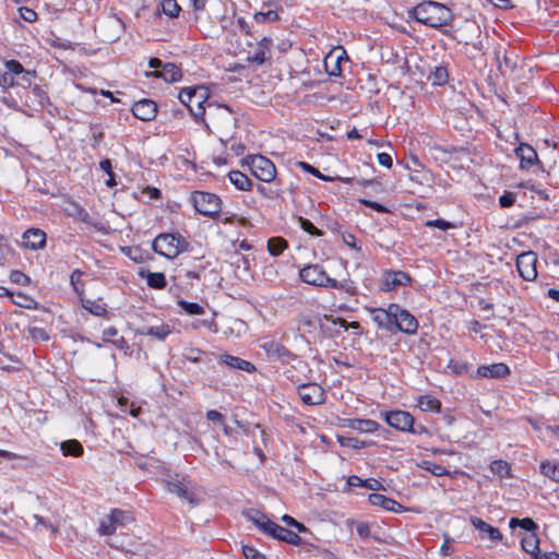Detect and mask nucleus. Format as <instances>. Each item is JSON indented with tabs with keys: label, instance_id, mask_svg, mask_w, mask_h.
<instances>
[{
	"label": "nucleus",
	"instance_id": "3",
	"mask_svg": "<svg viewBox=\"0 0 559 559\" xmlns=\"http://www.w3.org/2000/svg\"><path fill=\"white\" fill-rule=\"evenodd\" d=\"M300 280L311 286L342 289V283L328 275L320 264H308L299 271Z\"/></svg>",
	"mask_w": 559,
	"mask_h": 559
},
{
	"label": "nucleus",
	"instance_id": "45",
	"mask_svg": "<svg viewBox=\"0 0 559 559\" xmlns=\"http://www.w3.org/2000/svg\"><path fill=\"white\" fill-rule=\"evenodd\" d=\"M178 305L180 306V308L182 310H185L187 313L189 314H203L204 313V308L197 304V302H189V301H186V300H179L178 301Z\"/></svg>",
	"mask_w": 559,
	"mask_h": 559
},
{
	"label": "nucleus",
	"instance_id": "21",
	"mask_svg": "<svg viewBox=\"0 0 559 559\" xmlns=\"http://www.w3.org/2000/svg\"><path fill=\"white\" fill-rule=\"evenodd\" d=\"M515 155L520 159V168L525 170L532 168L538 160L536 151L528 144H520L515 150Z\"/></svg>",
	"mask_w": 559,
	"mask_h": 559
},
{
	"label": "nucleus",
	"instance_id": "57",
	"mask_svg": "<svg viewBox=\"0 0 559 559\" xmlns=\"http://www.w3.org/2000/svg\"><path fill=\"white\" fill-rule=\"evenodd\" d=\"M242 554L246 557V559H266L263 554H261L254 547L251 546H243Z\"/></svg>",
	"mask_w": 559,
	"mask_h": 559
},
{
	"label": "nucleus",
	"instance_id": "29",
	"mask_svg": "<svg viewBox=\"0 0 559 559\" xmlns=\"http://www.w3.org/2000/svg\"><path fill=\"white\" fill-rule=\"evenodd\" d=\"M246 516L252 521L262 532L269 534L270 527L269 524H273L271 520L266 518L265 514L255 509H250L246 512Z\"/></svg>",
	"mask_w": 559,
	"mask_h": 559
},
{
	"label": "nucleus",
	"instance_id": "23",
	"mask_svg": "<svg viewBox=\"0 0 559 559\" xmlns=\"http://www.w3.org/2000/svg\"><path fill=\"white\" fill-rule=\"evenodd\" d=\"M344 427L357 430L359 432L372 433L379 430L380 424L372 419H361V418H349L345 419Z\"/></svg>",
	"mask_w": 559,
	"mask_h": 559
},
{
	"label": "nucleus",
	"instance_id": "18",
	"mask_svg": "<svg viewBox=\"0 0 559 559\" xmlns=\"http://www.w3.org/2000/svg\"><path fill=\"white\" fill-rule=\"evenodd\" d=\"M273 40L269 37H263L259 43L257 49L249 53L247 60L250 63L261 66L271 59V48Z\"/></svg>",
	"mask_w": 559,
	"mask_h": 559
},
{
	"label": "nucleus",
	"instance_id": "26",
	"mask_svg": "<svg viewBox=\"0 0 559 559\" xmlns=\"http://www.w3.org/2000/svg\"><path fill=\"white\" fill-rule=\"evenodd\" d=\"M219 361L228 367H231L234 369L243 370L247 372H253L255 371V367L253 364H251L248 360H245L242 358L231 356V355H222L219 357Z\"/></svg>",
	"mask_w": 559,
	"mask_h": 559
},
{
	"label": "nucleus",
	"instance_id": "8",
	"mask_svg": "<svg viewBox=\"0 0 559 559\" xmlns=\"http://www.w3.org/2000/svg\"><path fill=\"white\" fill-rule=\"evenodd\" d=\"M384 420L392 428L400 431H415L413 429L414 426V417L411 413L405 411H390L382 414Z\"/></svg>",
	"mask_w": 559,
	"mask_h": 559
},
{
	"label": "nucleus",
	"instance_id": "48",
	"mask_svg": "<svg viewBox=\"0 0 559 559\" xmlns=\"http://www.w3.org/2000/svg\"><path fill=\"white\" fill-rule=\"evenodd\" d=\"M338 442L343 447H349L353 449H362L369 445L368 442L359 440L357 438L338 437Z\"/></svg>",
	"mask_w": 559,
	"mask_h": 559
},
{
	"label": "nucleus",
	"instance_id": "24",
	"mask_svg": "<svg viewBox=\"0 0 559 559\" xmlns=\"http://www.w3.org/2000/svg\"><path fill=\"white\" fill-rule=\"evenodd\" d=\"M150 75L160 78L168 83L178 82L182 78L181 69L175 63L168 62L163 66L159 71H154Z\"/></svg>",
	"mask_w": 559,
	"mask_h": 559
},
{
	"label": "nucleus",
	"instance_id": "36",
	"mask_svg": "<svg viewBox=\"0 0 559 559\" xmlns=\"http://www.w3.org/2000/svg\"><path fill=\"white\" fill-rule=\"evenodd\" d=\"M60 449L64 456H80L83 453L82 444L75 439L61 442Z\"/></svg>",
	"mask_w": 559,
	"mask_h": 559
},
{
	"label": "nucleus",
	"instance_id": "25",
	"mask_svg": "<svg viewBox=\"0 0 559 559\" xmlns=\"http://www.w3.org/2000/svg\"><path fill=\"white\" fill-rule=\"evenodd\" d=\"M139 276L146 280V284L153 289H164L167 286V280L162 272H151L148 270L141 269Z\"/></svg>",
	"mask_w": 559,
	"mask_h": 559
},
{
	"label": "nucleus",
	"instance_id": "35",
	"mask_svg": "<svg viewBox=\"0 0 559 559\" xmlns=\"http://www.w3.org/2000/svg\"><path fill=\"white\" fill-rule=\"evenodd\" d=\"M107 28L112 31V34L107 36V39L110 41L118 40L126 29L123 22L117 16H111L107 20Z\"/></svg>",
	"mask_w": 559,
	"mask_h": 559
},
{
	"label": "nucleus",
	"instance_id": "38",
	"mask_svg": "<svg viewBox=\"0 0 559 559\" xmlns=\"http://www.w3.org/2000/svg\"><path fill=\"white\" fill-rule=\"evenodd\" d=\"M490 471L498 475L500 478L511 477V465L503 460L492 461L490 464Z\"/></svg>",
	"mask_w": 559,
	"mask_h": 559
},
{
	"label": "nucleus",
	"instance_id": "4",
	"mask_svg": "<svg viewBox=\"0 0 559 559\" xmlns=\"http://www.w3.org/2000/svg\"><path fill=\"white\" fill-rule=\"evenodd\" d=\"M206 98L207 93L203 87H186L179 93L180 102L188 107L195 119L203 118L205 112L203 103Z\"/></svg>",
	"mask_w": 559,
	"mask_h": 559
},
{
	"label": "nucleus",
	"instance_id": "31",
	"mask_svg": "<svg viewBox=\"0 0 559 559\" xmlns=\"http://www.w3.org/2000/svg\"><path fill=\"white\" fill-rule=\"evenodd\" d=\"M228 178L230 182L241 191H249L251 189L252 181L249 179L247 175L239 170L229 171Z\"/></svg>",
	"mask_w": 559,
	"mask_h": 559
},
{
	"label": "nucleus",
	"instance_id": "20",
	"mask_svg": "<svg viewBox=\"0 0 559 559\" xmlns=\"http://www.w3.org/2000/svg\"><path fill=\"white\" fill-rule=\"evenodd\" d=\"M269 527L270 532L267 535L277 538L278 540L296 546L301 543V537L288 528H285L276 523L269 524Z\"/></svg>",
	"mask_w": 559,
	"mask_h": 559
},
{
	"label": "nucleus",
	"instance_id": "16",
	"mask_svg": "<svg viewBox=\"0 0 559 559\" xmlns=\"http://www.w3.org/2000/svg\"><path fill=\"white\" fill-rule=\"evenodd\" d=\"M393 305L390 304L388 309L383 308H369L368 311L371 314L372 320L377 323L379 328L386 329L389 331L393 330V320H394V311Z\"/></svg>",
	"mask_w": 559,
	"mask_h": 559
},
{
	"label": "nucleus",
	"instance_id": "49",
	"mask_svg": "<svg viewBox=\"0 0 559 559\" xmlns=\"http://www.w3.org/2000/svg\"><path fill=\"white\" fill-rule=\"evenodd\" d=\"M298 221H299L300 227L306 233L310 234L311 236L320 237L323 235V233L320 229H318L309 219L300 216L298 218Z\"/></svg>",
	"mask_w": 559,
	"mask_h": 559
},
{
	"label": "nucleus",
	"instance_id": "14",
	"mask_svg": "<svg viewBox=\"0 0 559 559\" xmlns=\"http://www.w3.org/2000/svg\"><path fill=\"white\" fill-rule=\"evenodd\" d=\"M25 104L29 107H33L37 110H41L48 105H50V99L47 92L39 85H32L25 92Z\"/></svg>",
	"mask_w": 559,
	"mask_h": 559
},
{
	"label": "nucleus",
	"instance_id": "39",
	"mask_svg": "<svg viewBox=\"0 0 559 559\" xmlns=\"http://www.w3.org/2000/svg\"><path fill=\"white\" fill-rule=\"evenodd\" d=\"M286 248L287 241L281 237H274L267 241V250L273 257L282 254Z\"/></svg>",
	"mask_w": 559,
	"mask_h": 559
},
{
	"label": "nucleus",
	"instance_id": "28",
	"mask_svg": "<svg viewBox=\"0 0 559 559\" xmlns=\"http://www.w3.org/2000/svg\"><path fill=\"white\" fill-rule=\"evenodd\" d=\"M369 502L372 506L381 507L388 511H396V508H402V506L399 502L381 493L369 495Z\"/></svg>",
	"mask_w": 559,
	"mask_h": 559
},
{
	"label": "nucleus",
	"instance_id": "62",
	"mask_svg": "<svg viewBox=\"0 0 559 559\" xmlns=\"http://www.w3.org/2000/svg\"><path fill=\"white\" fill-rule=\"evenodd\" d=\"M515 202V194L512 192H506L503 195L500 197L499 203L501 207H510Z\"/></svg>",
	"mask_w": 559,
	"mask_h": 559
},
{
	"label": "nucleus",
	"instance_id": "1",
	"mask_svg": "<svg viewBox=\"0 0 559 559\" xmlns=\"http://www.w3.org/2000/svg\"><path fill=\"white\" fill-rule=\"evenodd\" d=\"M412 16L419 23L440 28L449 25L453 20L451 10L442 3L426 1L416 5Z\"/></svg>",
	"mask_w": 559,
	"mask_h": 559
},
{
	"label": "nucleus",
	"instance_id": "55",
	"mask_svg": "<svg viewBox=\"0 0 559 559\" xmlns=\"http://www.w3.org/2000/svg\"><path fill=\"white\" fill-rule=\"evenodd\" d=\"M423 464H424L423 467L425 469L429 471L435 476H444V475L449 474L448 469L445 467H443L442 465H438V464L427 462V461H425Z\"/></svg>",
	"mask_w": 559,
	"mask_h": 559
},
{
	"label": "nucleus",
	"instance_id": "59",
	"mask_svg": "<svg viewBox=\"0 0 559 559\" xmlns=\"http://www.w3.org/2000/svg\"><path fill=\"white\" fill-rule=\"evenodd\" d=\"M0 87L3 90L15 87L14 78L8 71L0 73Z\"/></svg>",
	"mask_w": 559,
	"mask_h": 559
},
{
	"label": "nucleus",
	"instance_id": "33",
	"mask_svg": "<svg viewBox=\"0 0 559 559\" xmlns=\"http://www.w3.org/2000/svg\"><path fill=\"white\" fill-rule=\"evenodd\" d=\"M417 405L424 412L439 413L441 411V402L437 397L429 394L419 396Z\"/></svg>",
	"mask_w": 559,
	"mask_h": 559
},
{
	"label": "nucleus",
	"instance_id": "47",
	"mask_svg": "<svg viewBox=\"0 0 559 559\" xmlns=\"http://www.w3.org/2000/svg\"><path fill=\"white\" fill-rule=\"evenodd\" d=\"M257 23L276 22L280 20L278 13L274 10L267 12H257L253 16Z\"/></svg>",
	"mask_w": 559,
	"mask_h": 559
},
{
	"label": "nucleus",
	"instance_id": "50",
	"mask_svg": "<svg viewBox=\"0 0 559 559\" xmlns=\"http://www.w3.org/2000/svg\"><path fill=\"white\" fill-rule=\"evenodd\" d=\"M10 281L14 284L26 286L31 283V278L19 270H13L10 273Z\"/></svg>",
	"mask_w": 559,
	"mask_h": 559
},
{
	"label": "nucleus",
	"instance_id": "9",
	"mask_svg": "<svg viewBox=\"0 0 559 559\" xmlns=\"http://www.w3.org/2000/svg\"><path fill=\"white\" fill-rule=\"evenodd\" d=\"M411 276L404 271H385L380 280V289L383 292H391L401 286L411 284Z\"/></svg>",
	"mask_w": 559,
	"mask_h": 559
},
{
	"label": "nucleus",
	"instance_id": "32",
	"mask_svg": "<svg viewBox=\"0 0 559 559\" xmlns=\"http://www.w3.org/2000/svg\"><path fill=\"white\" fill-rule=\"evenodd\" d=\"M166 487L169 492L177 495L179 498L190 502L193 501V492H191L182 481H168Z\"/></svg>",
	"mask_w": 559,
	"mask_h": 559
},
{
	"label": "nucleus",
	"instance_id": "30",
	"mask_svg": "<svg viewBox=\"0 0 559 559\" xmlns=\"http://www.w3.org/2000/svg\"><path fill=\"white\" fill-rule=\"evenodd\" d=\"M522 549L533 557L539 550V537L537 533H526L521 539Z\"/></svg>",
	"mask_w": 559,
	"mask_h": 559
},
{
	"label": "nucleus",
	"instance_id": "12",
	"mask_svg": "<svg viewBox=\"0 0 559 559\" xmlns=\"http://www.w3.org/2000/svg\"><path fill=\"white\" fill-rule=\"evenodd\" d=\"M348 57L342 47L333 48L324 58V69L329 75L340 76L342 63L347 62Z\"/></svg>",
	"mask_w": 559,
	"mask_h": 559
},
{
	"label": "nucleus",
	"instance_id": "63",
	"mask_svg": "<svg viewBox=\"0 0 559 559\" xmlns=\"http://www.w3.org/2000/svg\"><path fill=\"white\" fill-rule=\"evenodd\" d=\"M343 241L346 246H348L349 248L356 250V251H360V246H358V241L356 239V237L352 234H344L343 235Z\"/></svg>",
	"mask_w": 559,
	"mask_h": 559
},
{
	"label": "nucleus",
	"instance_id": "27",
	"mask_svg": "<svg viewBox=\"0 0 559 559\" xmlns=\"http://www.w3.org/2000/svg\"><path fill=\"white\" fill-rule=\"evenodd\" d=\"M120 250L136 263H144L146 261L153 260L151 253L142 249L140 246L121 247Z\"/></svg>",
	"mask_w": 559,
	"mask_h": 559
},
{
	"label": "nucleus",
	"instance_id": "54",
	"mask_svg": "<svg viewBox=\"0 0 559 559\" xmlns=\"http://www.w3.org/2000/svg\"><path fill=\"white\" fill-rule=\"evenodd\" d=\"M298 166L304 169L305 171L324 180V181H332L333 178L332 177H329V176H325L323 174H321L316 167L311 166L310 164L306 163V162H299L298 163Z\"/></svg>",
	"mask_w": 559,
	"mask_h": 559
},
{
	"label": "nucleus",
	"instance_id": "41",
	"mask_svg": "<svg viewBox=\"0 0 559 559\" xmlns=\"http://www.w3.org/2000/svg\"><path fill=\"white\" fill-rule=\"evenodd\" d=\"M521 526L522 528L526 530L527 533H536L537 524L530 518L525 519H516L512 518L510 520V527Z\"/></svg>",
	"mask_w": 559,
	"mask_h": 559
},
{
	"label": "nucleus",
	"instance_id": "40",
	"mask_svg": "<svg viewBox=\"0 0 559 559\" xmlns=\"http://www.w3.org/2000/svg\"><path fill=\"white\" fill-rule=\"evenodd\" d=\"M117 403H118L121 412L129 413L133 417H138L139 414L141 413V407L135 406L133 402L130 403L129 399L123 395L117 397Z\"/></svg>",
	"mask_w": 559,
	"mask_h": 559
},
{
	"label": "nucleus",
	"instance_id": "51",
	"mask_svg": "<svg viewBox=\"0 0 559 559\" xmlns=\"http://www.w3.org/2000/svg\"><path fill=\"white\" fill-rule=\"evenodd\" d=\"M83 307L92 312L95 316H104L105 314V306L92 301L90 299H83Z\"/></svg>",
	"mask_w": 559,
	"mask_h": 559
},
{
	"label": "nucleus",
	"instance_id": "7",
	"mask_svg": "<svg viewBox=\"0 0 559 559\" xmlns=\"http://www.w3.org/2000/svg\"><path fill=\"white\" fill-rule=\"evenodd\" d=\"M392 309L395 313L393 328H396L406 334H415L419 325L417 319L407 310L401 308L399 305H393Z\"/></svg>",
	"mask_w": 559,
	"mask_h": 559
},
{
	"label": "nucleus",
	"instance_id": "19",
	"mask_svg": "<svg viewBox=\"0 0 559 559\" xmlns=\"http://www.w3.org/2000/svg\"><path fill=\"white\" fill-rule=\"evenodd\" d=\"M509 374L510 369L503 362L483 365L477 368V376L480 378L502 379Z\"/></svg>",
	"mask_w": 559,
	"mask_h": 559
},
{
	"label": "nucleus",
	"instance_id": "34",
	"mask_svg": "<svg viewBox=\"0 0 559 559\" xmlns=\"http://www.w3.org/2000/svg\"><path fill=\"white\" fill-rule=\"evenodd\" d=\"M171 333V328L166 324H159L143 329L140 334L153 336L159 341H164Z\"/></svg>",
	"mask_w": 559,
	"mask_h": 559
},
{
	"label": "nucleus",
	"instance_id": "42",
	"mask_svg": "<svg viewBox=\"0 0 559 559\" xmlns=\"http://www.w3.org/2000/svg\"><path fill=\"white\" fill-rule=\"evenodd\" d=\"M35 76V71L26 70L14 79L15 87H22L25 92L32 86V80Z\"/></svg>",
	"mask_w": 559,
	"mask_h": 559
},
{
	"label": "nucleus",
	"instance_id": "64",
	"mask_svg": "<svg viewBox=\"0 0 559 559\" xmlns=\"http://www.w3.org/2000/svg\"><path fill=\"white\" fill-rule=\"evenodd\" d=\"M356 532L361 538H367L370 535V526L366 522L356 523Z\"/></svg>",
	"mask_w": 559,
	"mask_h": 559
},
{
	"label": "nucleus",
	"instance_id": "2",
	"mask_svg": "<svg viewBox=\"0 0 559 559\" xmlns=\"http://www.w3.org/2000/svg\"><path fill=\"white\" fill-rule=\"evenodd\" d=\"M189 242L180 234L163 233L155 237L153 250L167 259H175L188 250Z\"/></svg>",
	"mask_w": 559,
	"mask_h": 559
},
{
	"label": "nucleus",
	"instance_id": "6",
	"mask_svg": "<svg viewBox=\"0 0 559 559\" xmlns=\"http://www.w3.org/2000/svg\"><path fill=\"white\" fill-rule=\"evenodd\" d=\"M249 165L253 176L261 181L272 182L276 177L275 165L262 155L251 157Z\"/></svg>",
	"mask_w": 559,
	"mask_h": 559
},
{
	"label": "nucleus",
	"instance_id": "11",
	"mask_svg": "<svg viewBox=\"0 0 559 559\" xmlns=\"http://www.w3.org/2000/svg\"><path fill=\"white\" fill-rule=\"evenodd\" d=\"M298 394L306 405H320L325 402V392L317 383H306L298 388Z\"/></svg>",
	"mask_w": 559,
	"mask_h": 559
},
{
	"label": "nucleus",
	"instance_id": "53",
	"mask_svg": "<svg viewBox=\"0 0 559 559\" xmlns=\"http://www.w3.org/2000/svg\"><path fill=\"white\" fill-rule=\"evenodd\" d=\"M448 70L444 67H437L432 72L433 84L442 85L448 81Z\"/></svg>",
	"mask_w": 559,
	"mask_h": 559
},
{
	"label": "nucleus",
	"instance_id": "10",
	"mask_svg": "<svg viewBox=\"0 0 559 559\" xmlns=\"http://www.w3.org/2000/svg\"><path fill=\"white\" fill-rule=\"evenodd\" d=\"M537 257L534 252H523L516 259V269L524 281H534L537 276Z\"/></svg>",
	"mask_w": 559,
	"mask_h": 559
},
{
	"label": "nucleus",
	"instance_id": "13",
	"mask_svg": "<svg viewBox=\"0 0 559 559\" xmlns=\"http://www.w3.org/2000/svg\"><path fill=\"white\" fill-rule=\"evenodd\" d=\"M107 523V536L114 534L118 528L126 527L133 523L135 518L130 510L112 509Z\"/></svg>",
	"mask_w": 559,
	"mask_h": 559
},
{
	"label": "nucleus",
	"instance_id": "56",
	"mask_svg": "<svg viewBox=\"0 0 559 559\" xmlns=\"http://www.w3.org/2000/svg\"><path fill=\"white\" fill-rule=\"evenodd\" d=\"M425 226H427V227H435V228H439V229H442V230H448V229H451V228L455 227L452 223L447 222V221L441 219V218L427 221L425 223Z\"/></svg>",
	"mask_w": 559,
	"mask_h": 559
},
{
	"label": "nucleus",
	"instance_id": "60",
	"mask_svg": "<svg viewBox=\"0 0 559 559\" xmlns=\"http://www.w3.org/2000/svg\"><path fill=\"white\" fill-rule=\"evenodd\" d=\"M218 218L224 224H233L237 222L238 224L245 226L247 224V219L245 217H238L237 215H225L219 214Z\"/></svg>",
	"mask_w": 559,
	"mask_h": 559
},
{
	"label": "nucleus",
	"instance_id": "5",
	"mask_svg": "<svg viewBox=\"0 0 559 559\" xmlns=\"http://www.w3.org/2000/svg\"><path fill=\"white\" fill-rule=\"evenodd\" d=\"M194 209L205 216H214L218 214L221 209V199L210 192L195 191L192 194Z\"/></svg>",
	"mask_w": 559,
	"mask_h": 559
},
{
	"label": "nucleus",
	"instance_id": "37",
	"mask_svg": "<svg viewBox=\"0 0 559 559\" xmlns=\"http://www.w3.org/2000/svg\"><path fill=\"white\" fill-rule=\"evenodd\" d=\"M540 473L551 480L559 483V463L551 461L542 462Z\"/></svg>",
	"mask_w": 559,
	"mask_h": 559
},
{
	"label": "nucleus",
	"instance_id": "17",
	"mask_svg": "<svg viewBox=\"0 0 559 559\" xmlns=\"http://www.w3.org/2000/svg\"><path fill=\"white\" fill-rule=\"evenodd\" d=\"M46 234L39 228H29L23 233L22 245L29 250H38L46 245Z\"/></svg>",
	"mask_w": 559,
	"mask_h": 559
},
{
	"label": "nucleus",
	"instance_id": "43",
	"mask_svg": "<svg viewBox=\"0 0 559 559\" xmlns=\"http://www.w3.org/2000/svg\"><path fill=\"white\" fill-rule=\"evenodd\" d=\"M162 10L169 17H177L181 8L176 0H163Z\"/></svg>",
	"mask_w": 559,
	"mask_h": 559
},
{
	"label": "nucleus",
	"instance_id": "44",
	"mask_svg": "<svg viewBox=\"0 0 559 559\" xmlns=\"http://www.w3.org/2000/svg\"><path fill=\"white\" fill-rule=\"evenodd\" d=\"M13 302L16 306L25 308V309H36L37 308V302L32 297H29L25 294H22V293H17L16 299H14Z\"/></svg>",
	"mask_w": 559,
	"mask_h": 559
},
{
	"label": "nucleus",
	"instance_id": "52",
	"mask_svg": "<svg viewBox=\"0 0 559 559\" xmlns=\"http://www.w3.org/2000/svg\"><path fill=\"white\" fill-rule=\"evenodd\" d=\"M203 350L200 348H187L185 353L182 354V357L191 362H200L202 360Z\"/></svg>",
	"mask_w": 559,
	"mask_h": 559
},
{
	"label": "nucleus",
	"instance_id": "22",
	"mask_svg": "<svg viewBox=\"0 0 559 559\" xmlns=\"http://www.w3.org/2000/svg\"><path fill=\"white\" fill-rule=\"evenodd\" d=\"M469 521L472 525L479 532L481 538L487 536L492 542L502 540V534L497 527L491 526L490 524L476 516H472Z\"/></svg>",
	"mask_w": 559,
	"mask_h": 559
},
{
	"label": "nucleus",
	"instance_id": "58",
	"mask_svg": "<svg viewBox=\"0 0 559 559\" xmlns=\"http://www.w3.org/2000/svg\"><path fill=\"white\" fill-rule=\"evenodd\" d=\"M20 16L26 22H35L37 20V13L27 7H21L19 9Z\"/></svg>",
	"mask_w": 559,
	"mask_h": 559
},
{
	"label": "nucleus",
	"instance_id": "46",
	"mask_svg": "<svg viewBox=\"0 0 559 559\" xmlns=\"http://www.w3.org/2000/svg\"><path fill=\"white\" fill-rule=\"evenodd\" d=\"M4 67L5 71H8L14 79L26 71L22 63L14 59L5 61Z\"/></svg>",
	"mask_w": 559,
	"mask_h": 559
},
{
	"label": "nucleus",
	"instance_id": "15",
	"mask_svg": "<svg viewBox=\"0 0 559 559\" xmlns=\"http://www.w3.org/2000/svg\"><path fill=\"white\" fill-rule=\"evenodd\" d=\"M133 116L142 121H152L157 115V105L151 99H142L133 106L127 104Z\"/></svg>",
	"mask_w": 559,
	"mask_h": 559
},
{
	"label": "nucleus",
	"instance_id": "61",
	"mask_svg": "<svg viewBox=\"0 0 559 559\" xmlns=\"http://www.w3.org/2000/svg\"><path fill=\"white\" fill-rule=\"evenodd\" d=\"M359 202L379 213H389L390 212L389 209H386L384 205H382L378 202H374V201L360 199Z\"/></svg>",
	"mask_w": 559,
	"mask_h": 559
}]
</instances>
